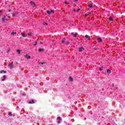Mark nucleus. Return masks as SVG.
Instances as JSON below:
<instances>
[{
    "label": "nucleus",
    "mask_w": 125,
    "mask_h": 125,
    "mask_svg": "<svg viewBox=\"0 0 125 125\" xmlns=\"http://www.w3.org/2000/svg\"><path fill=\"white\" fill-rule=\"evenodd\" d=\"M30 3L31 5H32V7H35V6H36V4H35V2L31 1L30 2Z\"/></svg>",
    "instance_id": "obj_1"
},
{
    "label": "nucleus",
    "mask_w": 125,
    "mask_h": 125,
    "mask_svg": "<svg viewBox=\"0 0 125 125\" xmlns=\"http://www.w3.org/2000/svg\"><path fill=\"white\" fill-rule=\"evenodd\" d=\"M35 102L34 101V100H31L28 103V104H35Z\"/></svg>",
    "instance_id": "obj_2"
},
{
    "label": "nucleus",
    "mask_w": 125,
    "mask_h": 125,
    "mask_svg": "<svg viewBox=\"0 0 125 125\" xmlns=\"http://www.w3.org/2000/svg\"><path fill=\"white\" fill-rule=\"evenodd\" d=\"M57 120H58V124H60L61 122V117H58L57 118Z\"/></svg>",
    "instance_id": "obj_3"
},
{
    "label": "nucleus",
    "mask_w": 125,
    "mask_h": 125,
    "mask_svg": "<svg viewBox=\"0 0 125 125\" xmlns=\"http://www.w3.org/2000/svg\"><path fill=\"white\" fill-rule=\"evenodd\" d=\"M85 38H86V39H87L88 41H90V37H89V36L86 35L85 36Z\"/></svg>",
    "instance_id": "obj_4"
},
{
    "label": "nucleus",
    "mask_w": 125,
    "mask_h": 125,
    "mask_svg": "<svg viewBox=\"0 0 125 125\" xmlns=\"http://www.w3.org/2000/svg\"><path fill=\"white\" fill-rule=\"evenodd\" d=\"M25 58H27V59H31V56H28V55H25Z\"/></svg>",
    "instance_id": "obj_5"
},
{
    "label": "nucleus",
    "mask_w": 125,
    "mask_h": 125,
    "mask_svg": "<svg viewBox=\"0 0 125 125\" xmlns=\"http://www.w3.org/2000/svg\"><path fill=\"white\" fill-rule=\"evenodd\" d=\"M84 50V49L83 47H82L81 48H79V51L80 52H81L83 51V50Z\"/></svg>",
    "instance_id": "obj_6"
},
{
    "label": "nucleus",
    "mask_w": 125,
    "mask_h": 125,
    "mask_svg": "<svg viewBox=\"0 0 125 125\" xmlns=\"http://www.w3.org/2000/svg\"><path fill=\"white\" fill-rule=\"evenodd\" d=\"M9 67H10L11 69H12V68H13V63L9 64Z\"/></svg>",
    "instance_id": "obj_7"
},
{
    "label": "nucleus",
    "mask_w": 125,
    "mask_h": 125,
    "mask_svg": "<svg viewBox=\"0 0 125 125\" xmlns=\"http://www.w3.org/2000/svg\"><path fill=\"white\" fill-rule=\"evenodd\" d=\"M5 79H6V76L4 75L3 79L1 80V82H4V81H5Z\"/></svg>",
    "instance_id": "obj_8"
},
{
    "label": "nucleus",
    "mask_w": 125,
    "mask_h": 125,
    "mask_svg": "<svg viewBox=\"0 0 125 125\" xmlns=\"http://www.w3.org/2000/svg\"><path fill=\"white\" fill-rule=\"evenodd\" d=\"M88 7H89L90 8H92L93 7V5H92V4H89L88 5Z\"/></svg>",
    "instance_id": "obj_9"
},
{
    "label": "nucleus",
    "mask_w": 125,
    "mask_h": 125,
    "mask_svg": "<svg viewBox=\"0 0 125 125\" xmlns=\"http://www.w3.org/2000/svg\"><path fill=\"white\" fill-rule=\"evenodd\" d=\"M2 73H4V74H6V71L3 70H2L0 71V74H2Z\"/></svg>",
    "instance_id": "obj_10"
},
{
    "label": "nucleus",
    "mask_w": 125,
    "mask_h": 125,
    "mask_svg": "<svg viewBox=\"0 0 125 125\" xmlns=\"http://www.w3.org/2000/svg\"><path fill=\"white\" fill-rule=\"evenodd\" d=\"M39 52H42V51H44V49L40 48L39 49Z\"/></svg>",
    "instance_id": "obj_11"
},
{
    "label": "nucleus",
    "mask_w": 125,
    "mask_h": 125,
    "mask_svg": "<svg viewBox=\"0 0 125 125\" xmlns=\"http://www.w3.org/2000/svg\"><path fill=\"white\" fill-rule=\"evenodd\" d=\"M91 13L89 12H88L87 13H86L84 15L85 17H86V16H88V15H90Z\"/></svg>",
    "instance_id": "obj_12"
},
{
    "label": "nucleus",
    "mask_w": 125,
    "mask_h": 125,
    "mask_svg": "<svg viewBox=\"0 0 125 125\" xmlns=\"http://www.w3.org/2000/svg\"><path fill=\"white\" fill-rule=\"evenodd\" d=\"M65 42H66V39L63 38V40H62V43H65Z\"/></svg>",
    "instance_id": "obj_13"
},
{
    "label": "nucleus",
    "mask_w": 125,
    "mask_h": 125,
    "mask_svg": "<svg viewBox=\"0 0 125 125\" xmlns=\"http://www.w3.org/2000/svg\"><path fill=\"white\" fill-rule=\"evenodd\" d=\"M69 81L70 82H73V78L71 76L69 77Z\"/></svg>",
    "instance_id": "obj_14"
},
{
    "label": "nucleus",
    "mask_w": 125,
    "mask_h": 125,
    "mask_svg": "<svg viewBox=\"0 0 125 125\" xmlns=\"http://www.w3.org/2000/svg\"><path fill=\"white\" fill-rule=\"evenodd\" d=\"M11 35L12 36H15V35H16V32H12V33H11Z\"/></svg>",
    "instance_id": "obj_15"
},
{
    "label": "nucleus",
    "mask_w": 125,
    "mask_h": 125,
    "mask_svg": "<svg viewBox=\"0 0 125 125\" xmlns=\"http://www.w3.org/2000/svg\"><path fill=\"white\" fill-rule=\"evenodd\" d=\"M33 35V33L29 32L28 33V36H29V37H31V36Z\"/></svg>",
    "instance_id": "obj_16"
},
{
    "label": "nucleus",
    "mask_w": 125,
    "mask_h": 125,
    "mask_svg": "<svg viewBox=\"0 0 125 125\" xmlns=\"http://www.w3.org/2000/svg\"><path fill=\"white\" fill-rule=\"evenodd\" d=\"M98 41L99 42H102V39H101V38H98Z\"/></svg>",
    "instance_id": "obj_17"
},
{
    "label": "nucleus",
    "mask_w": 125,
    "mask_h": 125,
    "mask_svg": "<svg viewBox=\"0 0 125 125\" xmlns=\"http://www.w3.org/2000/svg\"><path fill=\"white\" fill-rule=\"evenodd\" d=\"M106 72L107 74H111V70H110V69H107Z\"/></svg>",
    "instance_id": "obj_18"
},
{
    "label": "nucleus",
    "mask_w": 125,
    "mask_h": 125,
    "mask_svg": "<svg viewBox=\"0 0 125 125\" xmlns=\"http://www.w3.org/2000/svg\"><path fill=\"white\" fill-rule=\"evenodd\" d=\"M5 20H6V19H5V16H4L3 18H2V21H5Z\"/></svg>",
    "instance_id": "obj_19"
},
{
    "label": "nucleus",
    "mask_w": 125,
    "mask_h": 125,
    "mask_svg": "<svg viewBox=\"0 0 125 125\" xmlns=\"http://www.w3.org/2000/svg\"><path fill=\"white\" fill-rule=\"evenodd\" d=\"M77 36H78V33H75V34L73 35V37L77 38Z\"/></svg>",
    "instance_id": "obj_20"
},
{
    "label": "nucleus",
    "mask_w": 125,
    "mask_h": 125,
    "mask_svg": "<svg viewBox=\"0 0 125 125\" xmlns=\"http://www.w3.org/2000/svg\"><path fill=\"white\" fill-rule=\"evenodd\" d=\"M109 21H113V18L110 17L108 18Z\"/></svg>",
    "instance_id": "obj_21"
},
{
    "label": "nucleus",
    "mask_w": 125,
    "mask_h": 125,
    "mask_svg": "<svg viewBox=\"0 0 125 125\" xmlns=\"http://www.w3.org/2000/svg\"><path fill=\"white\" fill-rule=\"evenodd\" d=\"M23 38H25V34L23 33H21Z\"/></svg>",
    "instance_id": "obj_22"
},
{
    "label": "nucleus",
    "mask_w": 125,
    "mask_h": 125,
    "mask_svg": "<svg viewBox=\"0 0 125 125\" xmlns=\"http://www.w3.org/2000/svg\"><path fill=\"white\" fill-rule=\"evenodd\" d=\"M103 66H101V67H99V70L100 71H102L103 70Z\"/></svg>",
    "instance_id": "obj_23"
},
{
    "label": "nucleus",
    "mask_w": 125,
    "mask_h": 125,
    "mask_svg": "<svg viewBox=\"0 0 125 125\" xmlns=\"http://www.w3.org/2000/svg\"><path fill=\"white\" fill-rule=\"evenodd\" d=\"M47 13H48V14H51V12L49 10L47 11Z\"/></svg>",
    "instance_id": "obj_24"
},
{
    "label": "nucleus",
    "mask_w": 125,
    "mask_h": 125,
    "mask_svg": "<svg viewBox=\"0 0 125 125\" xmlns=\"http://www.w3.org/2000/svg\"><path fill=\"white\" fill-rule=\"evenodd\" d=\"M42 65H43V66H45V65H46V62H42L41 63Z\"/></svg>",
    "instance_id": "obj_25"
},
{
    "label": "nucleus",
    "mask_w": 125,
    "mask_h": 125,
    "mask_svg": "<svg viewBox=\"0 0 125 125\" xmlns=\"http://www.w3.org/2000/svg\"><path fill=\"white\" fill-rule=\"evenodd\" d=\"M37 44H38V42L36 41L35 42V44H34L33 45L36 46V45H37Z\"/></svg>",
    "instance_id": "obj_26"
},
{
    "label": "nucleus",
    "mask_w": 125,
    "mask_h": 125,
    "mask_svg": "<svg viewBox=\"0 0 125 125\" xmlns=\"http://www.w3.org/2000/svg\"><path fill=\"white\" fill-rule=\"evenodd\" d=\"M17 52H18V53H20V52H21V50L18 49Z\"/></svg>",
    "instance_id": "obj_27"
},
{
    "label": "nucleus",
    "mask_w": 125,
    "mask_h": 125,
    "mask_svg": "<svg viewBox=\"0 0 125 125\" xmlns=\"http://www.w3.org/2000/svg\"><path fill=\"white\" fill-rule=\"evenodd\" d=\"M64 3H65V4H69L70 3L65 1Z\"/></svg>",
    "instance_id": "obj_28"
},
{
    "label": "nucleus",
    "mask_w": 125,
    "mask_h": 125,
    "mask_svg": "<svg viewBox=\"0 0 125 125\" xmlns=\"http://www.w3.org/2000/svg\"><path fill=\"white\" fill-rule=\"evenodd\" d=\"M43 25H48V24H47V23H46V22H44V23H43Z\"/></svg>",
    "instance_id": "obj_29"
},
{
    "label": "nucleus",
    "mask_w": 125,
    "mask_h": 125,
    "mask_svg": "<svg viewBox=\"0 0 125 125\" xmlns=\"http://www.w3.org/2000/svg\"><path fill=\"white\" fill-rule=\"evenodd\" d=\"M51 12L52 13H54V11L52 10H51Z\"/></svg>",
    "instance_id": "obj_30"
},
{
    "label": "nucleus",
    "mask_w": 125,
    "mask_h": 125,
    "mask_svg": "<svg viewBox=\"0 0 125 125\" xmlns=\"http://www.w3.org/2000/svg\"><path fill=\"white\" fill-rule=\"evenodd\" d=\"M1 14H2L1 10H0V16L1 15Z\"/></svg>",
    "instance_id": "obj_31"
},
{
    "label": "nucleus",
    "mask_w": 125,
    "mask_h": 125,
    "mask_svg": "<svg viewBox=\"0 0 125 125\" xmlns=\"http://www.w3.org/2000/svg\"><path fill=\"white\" fill-rule=\"evenodd\" d=\"M79 10H81V9H78L77 10H76V12H78V11H79Z\"/></svg>",
    "instance_id": "obj_32"
},
{
    "label": "nucleus",
    "mask_w": 125,
    "mask_h": 125,
    "mask_svg": "<svg viewBox=\"0 0 125 125\" xmlns=\"http://www.w3.org/2000/svg\"><path fill=\"white\" fill-rule=\"evenodd\" d=\"M70 35L74 36V33L71 32V33H70Z\"/></svg>",
    "instance_id": "obj_33"
},
{
    "label": "nucleus",
    "mask_w": 125,
    "mask_h": 125,
    "mask_svg": "<svg viewBox=\"0 0 125 125\" xmlns=\"http://www.w3.org/2000/svg\"><path fill=\"white\" fill-rule=\"evenodd\" d=\"M15 15H16V14H13V17H15Z\"/></svg>",
    "instance_id": "obj_34"
},
{
    "label": "nucleus",
    "mask_w": 125,
    "mask_h": 125,
    "mask_svg": "<svg viewBox=\"0 0 125 125\" xmlns=\"http://www.w3.org/2000/svg\"><path fill=\"white\" fill-rule=\"evenodd\" d=\"M73 11H75V12H76V9H73Z\"/></svg>",
    "instance_id": "obj_35"
},
{
    "label": "nucleus",
    "mask_w": 125,
    "mask_h": 125,
    "mask_svg": "<svg viewBox=\"0 0 125 125\" xmlns=\"http://www.w3.org/2000/svg\"><path fill=\"white\" fill-rule=\"evenodd\" d=\"M41 44H42L43 43L42 42H40Z\"/></svg>",
    "instance_id": "obj_36"
},
{
    "label": "nucleus",
    "mask_w": 125,
    "mask_h": 125,
    "mask_svg": "<svg viewBox=\"0 0 125 125\" xmlns=\"http://www.w3.org/2000/svg\"><path fill=\"white\" fill-rule=\"evenodd\" d=\"M8 115H11V112H9V113H8Z\"/></svg>",
    "instance_id": "obj_37"
},
{
    "label": "nucleus",
    "mask_w": 125,
    "mask_h": 125,
    "mask_svg": "<svg viewBox=\"0 0 125 125\" xmlns=\"http://www.w3.org/2000/svg\"><path fill=\"white\" fill-rule=\"evenodd\" d=\"M75 1H76V2H77L78 1V0H75Z\"/></svg>",
    "instance_id": "obj_38"
},
{
    "label": "nucleus",
    "mask_w": 125,
    "mask_h": 125,
    "mask_svg": "<svg viewBox=\"0 0 125 125\" xmlns=\"http://www.w3.org/2000/svg\"><path fill=\"white\" fill-rule=\"evenodd\" d=\"M115 88H116V89H117V88H118V87H116Z\"/></svg>",
    "instance_id": "obj_39"
},
{
    "label": "nucleus",
    "mask_w": 125,
    "mask_h": 125,
    "mask_svg": "<svg viewBox=\"0 0 125 125\" xmlns=\"http://www.w3.org/2000/svg\"><path fill=\"white\" fill-rule=\"evenodd\" d=\"M9 12H10V10H9Z\"/></svg>",
    "instance_id": "obj_40"
}]
</instances>
